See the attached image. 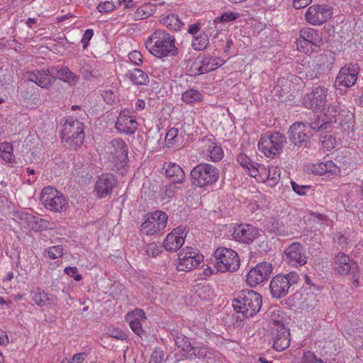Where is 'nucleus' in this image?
<instances>
[{
  "label": "nucleus",
  "instance_id": "59",
  "mask_svg": "<svg viewBox=\"0 0 363 363\" xmlns=\"http://www.w3.org/2000/svg\"><path fill=\"white\" fill-rule=\"evenodd\" d=\"M179 130L176 128H170L168 132L166 134V141H167L169 143H172V141H173L177 136L178 135Z\"/></svg>",
  "mask_w": 363,
  "mask_h": 363
},
{
  "label": "nucleus",
  "instance_id": "56",
  "mask_svg": "<svg viewBox=\"0 0 363 363\" xmlns=\"http://www.w3.org/2000/svg\"><path fill=\"white\" fill-rule=\"evenodd\" d=\"M291 184L294 191L300 196L305 195L306 189H308L309 188L308 186L298 185L294 182H291Z\"/></svg>",
  "mask_w": 363,
  "mask_h": 363
},
{
  "label": "nucleus",
  "instance_id": "63",
  "mask_svg": "<svg viewBox=\"0 0 363 363\" xmlns=\"http://www.w3.org/2000/svg\"><path fill=\"white\" fill-rule=\"evenodd\" d=\"M147 13L145 12L143 7L138 8L135 13V19H143L147 16Z\"/></svg>",
  "mask_w": 363,
  "mask_h": 363
},
{
  "label": "nucleus",
  "instance_id": "19",
  "mask_svg": "<svg viewBox=\"0 0 363 363\" xmlns=\"http://www.w3.org/2000/svg\"><path fill=\"white\" fill-rule=\"evenodd\" d=\"M359 73V67L357 64H347L342 67L337 74L335 82V86L349 88L355 84Z\"/></svg>",
  "mask_w": 363,
  "mask_h": 363
},
{
  "label": "nucleus",
  "instance_id": "1",
  "mask_svg": "<svg viewBox=\"0 0 363 363\" xmlns=\"http://www.w3.org/2000/svg\"><path fill=\"white\" fill-rule=\"evenodd\" d=\"M145 47L152 55L158 58L175 56L178 53L174 38L161 29L152 33L145 42Z\"/></svg>",
  "mask_w": 363,
  "mask_h": 363
},
{
  "label": "nucleus",
  "instance_id": "40",
  "mask_svg": "<svg viewBox=\"0 0 363 363\" xmlns=\"http://www.w3.org/2000/svg\"><path fill=\"white\" fill-rule=\"evenodd\" d=\"M208 44V35L205 32H201L196 37H194L191 46L195 50L201 51L206 48Z\"/></svg>",
  "mask_w": 363,
  "mask_h": 363
},
{
  "label": "nucleus",
  "instance_id": "47",
  "mask_svg": "<svg viewBox=\"0 0 363 363\" xmlns=\"http://www.w3.org/2000/svg\"><path fill=\"white\" fill-rule=\"evenodd\" d=\"M63 250L64 249L62 245H55L48 248L46 252L50 259H55L61 257L63 255Z\"/></svg>",
  "mask_w": 363,
  "mask_h": 363
},
{
  "label": "nucleus",
  "instance_id": "35",
  "mask_svg": "<svg viewBox=\"0 0 363 363\" xmlns=\"http://www.w3.org/2000/svg\"><path fill=\"white\" fill-rule=\"evenodd\" d=\"M54 296L41 291L39 288L35 289L31 291L32 301L39 306H43L48 303H51L53 301Z\"/></svg>",
  "mask_w": 363,
  "mask_h": 363
},
{
  "label": "nucleus",
  "instance_id": "4",
  "mask_svg": "<svg viewBox=\"0 0 363 363\" xmlns=\"http://www.w3.org/2000/svg\"><path fill=\"white\" fill-rule=\"evenodd\" d=\"M84 124L72 117L65 118L61 132L62 142L68 144L70 148L77 149L84 140Z\"/></svg>",
  "mask_w": 363,
  "mask_h": 363
},
{
  "label": "nucleus",
  "instance_id": "6",
  "mask_svg": "<svg viewBox=\"0 0 363 363\" xmlns=\"http://www.w3.org/2000/svg\"><path fill=\"white\" fill-rule=\"evenodd\" d=\"M214 267L219 272H234L238 271L240 265V259L238 253L230 248L218 247L214 253Z\"/></svg>",
  "mask_w": 363,
  "mask_h": 363
},
{
  "label": "nucleus",
  "instance_id": "15",
  "mask_svg": "<svg viewBox=\"0 0 363 363\" xmlns=\"http://www.w3.org/2000/svg\"><path fill=\"white\" fill-rule=\"evenodd\" d=\"M283 258L288 264L298 267L307 263L308 257L303 245L298 242H294L284 250Z\"/></svg>",
  "mask_w": 363,
  "mask_h": 363
},
{
  "label": "nucleus",
  "instance_id": "52",
  "mask_svg": "<svg viewBox=\"0 0 363 363\" xmlns=\"http://www.w3.org/2000/svg\"><path fill=\"white\" fill-rule=\"evenodd\" d=\"M64 272L76 281H79L82 279V275L78 273V269L76 267H67L65 269Z\"/></svg>",
  "mask_w": 363,
  "mask_h": 363
},
{
  "label": "nucleus",
  "instance_id": "28",
  "mask_svg": "<svg viewBox=\"0 0 363 363\" xmlns=\"http://www.w3.org/2000/svg\"><path fill=\"white\" fill-rule=\"evenodd\" d=\"M311 171L313 173L319 175L330 174L331 175L337 176L340 173V167L333 161L328 160L325 162H321L313 164Z\"/></svg>",
  "mask_w": 363,
  "mask_h": 363
},
{
  "label": "nucleus",
  "instance_id": "44",
  "mask_svg": "<svg viewBox=\"0 0 363 363\" xmlns=\"http://www.w3.org/2000/svg\"><path fill=\"white\" fill-rule=\"evenodd\" d=\"M240 17V13L232 11L225 12L220 16L214 20V23H228L237 20Z\"/></svg>",
  "mask_w": 363,
  "mask_h": 363
},
{
  "label": "nucleus",
  "instance_id": "11",
  "mask_svg": "<svg viewBox=\"0 0 363 363\" xmlns=\"http://www.w3.org/2000/svg\"><path fill=\"white\" fill-rule=\"evenodd\" d=\"M288 135L294 150H297L310 147V139L313 133L308 130L307 123L303 122L293 123L289 129Z\"/></svg>",
  "mask_w": 363,
  "mask_h": 363
},
{
  "label": "nucleus",
  "instance_id": "43",
  "mask_svg": "<svg viewBox=\"0 0 363 363\" xmlns=\"http://www.w3.org/2000/svg\"><path fill=\"white\" fill-rule=\"evenodd\" d=\"M306 123L308 130H310L311 132L312 130L321 131L329 128V126L325 123V121H324L323 117L321 118L318 117L313 121Z\"/></svg>",
  "mask_w": 363,
  "mask_h": 363
},
{
  "label": "nucleus",
  "instance_id": "36",
  "mask_svg": "<svg viewBox=\"0 0 363 363\" xmlns=\"http://www.w3.org/2000/svg\"><path fill=\"white\" fill-rule=\"evenodd\" d=\"M26 220L28 223L31 229L35 231H43L50 228V223L49 221L39 218L33 215H26Z\"/></svg>",
  "mask_w": 363,
  "mask_h": 363
},
{
  "label": "nucleus",
  "instance_id": "31",
  "mask_svg": "<svg viewBox=\"0 0 363 363\" xmlns=\"http://www.w3.org/2000/svg\"><path fill=\"white\" fill-rule=\"evenodd\" d=\"M237 160L242 167L247 169L248 174L251 177H256L259 174L260 165L252 162L246 155L239 154Z\"/></svg>",
  "mask_w": 363,
  "mask_h": 363
},
{
  "label": "nucleus",
  "instance_id": "16",
  "mask_svg": "<svg viewBox=\"0 0 363 363\" xmlns=\"http://www.w3.org/2000/svg\"><path fill=\"white\" fill-rule=\"evenodd\" d=\"M328 89L323 86L313 87L311 92L303 97V105L311 110L321 109L327 102Z\"/></svg>",
  "mask_w": 363,
  "mask_h": 363
},
{
  "label": "nucleus",
  "instance_id": "10",
  "mask_svg": "<svg viewBox=\"0 0 363 363\" xmlns=\"http://www.w3.org/2000/svg\"><path fill=\"white\" fill-rule=\"evenodd\" d=\"M105 153L108 160L117 169L123 167L128 160V147L121 138H115L108 143L105 147Z\"/></svg>",
  "mask_w": 363,
  "mask_h": 363
},
{
  "label": "nucleus",
  "instance_id": "3",
  "mask_svg": "<svg viewBox=\"0 0 363 363\" xmlns=\"http://www.w3.org/2000/svg\"><path fill=\"white\" fill-rule=\"evenodd\" d=\"M172 335L175 344L182 349L183 356L186 359L198 363L206 357L208 350L206 345L190 340L179 331H174Z\"/></svg>",
  "mask_w": 363,
  "mask_h": 363
},
{
  "label": "nucleus",
  "instance_id": "9",
  "mask_svg": "<svg viewBox=\"0 0 363 363\" xmlns=\"http://www.w3.org/2000/svg\"><path fill=\"white\" fill-rule=\"evenodd\" d=\"M299 276L296 272L286 274H279L274 277L270 281L269 290L273 298H281L286 296L290 289L297 284Z\"/></svg>",
  "mask_w": 363,
  "mask_h": 363
},
{
  "label": "nucleus",
  "instance_id": "54",
  "mask_svg": "<svg viewBox=\"0 0 363 363\" xmlns=\"http://www.w3.org/2000/svg\"><path fill=\"white\" fill-rule=\"evenodd\" d=\"M115 5L113 1H105L98 5L97 9L100 13H106L113 11Z\"/></svg>",
  "mask_w": 363,
  "mask_h": 363
},
{
  "label": "nucleus",
  "instance_id": "21",
  "mask_svg": "<svg viewBox=\"0 0 363 363\" xmlns=\"http://www.w3.org/2000/svg\"><path fill=\"white\" fill-rule=\"evenodd\" d=\"M347 110L342 108L339 103L335 102L328 104V106L323 109V115L322 117L330 128L333 123L337 122V119L340 120V124L343 125V123L347 122L346 119H342L343 117H348L351 119V116Z\"/></svg>",
  "mask_w": 363,
  "mask_h": 363
},
{
  "label": "nucleus",
  "instance_id": "17",
  "mask_svg": "<svg viewBox=\"0 0 363 363\" xmlns=\"http://www.w3.org/2000/svg\"><path fill=\"white\" fill-rule=\"evenodd\" d=\"M333 16L330 6L325 4H313L308 8L305 20L313 26H320L328 21Z\"/></svg>",
  "mask_w": 363,
  "mask_h": 363
},
{
  "label": "nucleus",
  "instance_id": "2",
  "mask_svg": "<svg viewBox=\"0 0 363 363\" xmlns=\"http://www.w3.org/2000/svg\"><path fill=\"white\" fill-rule=\"evenodd\" d=\"M262 303L261 295L251 289H242L238 291L233 299L235 311L241 313L245 318L256 315L260 311Z\"/></svg>",
  "mask_w": 363,
  "mask_h": 363
},
{
  "label": "nucleus",
  "instance_id": "58",
  "mask_svg": "<svg viewBox=\"0 0 363 363\" xmlns=\"http://www.w3.org/2000/svg\"><path fill=\"white\" fill-rule=\"evenodd\" d=\"M171 233H174V235H178L182 238V240H184L188 233V229L186 227L179 226L174 228Z\"/></svg>",
  "mask_w": 363,
  "mask_h": 363
},
{
  "label": "nucleus",
  "instance_id": "38",
  "mask_svg": "<svg viewBox=\"0 0 363 363\" xmlns=\"http://www.w3.org/2000/svg\"><path fill=\"white\" fill-rule=\"evenodd\" d=\"M161 22L168 28L175 31L179 30L184 26V23L181 21L179 16L174 13L169 14L162 18Z\"/></svg>",
  "mask_w": 363,
  "mask_h": 363
},
{
  "label": "nucleus",
  "instance_id": "55",
  "mask_svg": "<svg viewBox=\"0 0 363 363\" xmlns=\"http://www.w3.org/2000/svg\"><path fill=\"white\" fill-rule=\"evenodd\" d=\"M127 318L138 319V320L141 321L142 319H146V316L143 310L140 308H135L132 311L131 314L128 315Z\"/></svg>",
  "mask_w": 363,
  "mask_h": 363
},
{
  "label": "nucleus",
  "instance_id": "41",
  "mask_svg": "<svg viewBox=\"0 0 363 363\" xmlns=\"http://www.w3.org/2000/svg\"><path fill=\"white\" fill-rule=\"evenodd\" d=\"M222 60L218 57L205 56L203 57L201 63L204 64L205 67L208 72L213 71L223 65Z\"/></svg>",
  "mask_w": 363,
  "mask_h": 363
},
{
  "label": "nucleus",
  "instance_id": "24",
  "mask_svg": "<svg viewBox=\"0 0 363 363\" xmlns=\"http://www.w3.org/2000/svg\"><path fill=\"white\" fill-rule=\"evenodd\" d=\"M355 266L352 259L343 252H338L333 258V269L340 275H347Z\"/></svg>",
  "mask_w": 363,
  "mask_h": 363
},
{
  "label": "nucleus",
  "instance_id": "7",
  "mask_svg": "<svg viewBox=\"0 0 363 363\" xmlns=\"http://www.w3.org/2000/svg\"><path fill=\"white\" fill-rule=\"evenodd\" d=\"M286 143V138L279 132H273L262 135L259 142V150L269 158L278 157Z\"/></svg>",
  "mask_w": 363,
  "mask_h": 363
},
{
  "label": "nucleus",
  "instance_id": "14",
  "mask_svg": "<svg viewBox=\"0 0 363 363\" xmlns=\"http://www.w3.org/2000/svg\"><path fill=\"white\" fill-rule=\"evenodd\" d=\"M203 256L191 247L182 248L178 254L177 269L188 272L196 268L203 261Z\"/></svg>",
  "mask_w": 363,
  "mask_h": 363
},
{
  "label": "nucleus",
  "instance_id": "29",
  "mask_svg": "<svg viewBox=\"0 0 363 363\" xmlns=\"http://www.w3.org/2000/svg\"><path fill=\"white\" fill-rule=\"evenodd\" d=\"M166 176L174 183L181 184L185 178V174L182 168L176 163H169L165 170Z\"/></svg>",
  "mask_w": 363,
  "mask_h": 363
},
{
  "label": "nucleus",
  "instance_id": "46",
  "mask_svg": "<svg viewBox=\"0 0 363 363\" xmlns=\"http://www.w3.org/2000/svg\"><path fill=\"white\" fill-rule=\"evenodd\" d=\"M322 147L327 151L331 150L335 147V138L332 135H325L321 139Z\"/></svg>",
  "mask_w": 363,
  "mask_h": 363
},
{
  "label": "nucleus",
  "instance_id": "5",
  "mask_svg": "<svg viewBox=\"0 0 363 363\" xmlns=\"http://www.w3.org/2000/svg\"><path fill=\"white\" fill-rule=\"evenodd\" d=\"M191 183L196 187L203 188L215 184L219 178V169L208 163H200L191 171Z\"/></svg>",
  "mask_w": 363,
  "mask_h": 363
},
{
  "label": "nucleus",
  "instance_id": "20",
  "mask_svg": "<svg viewBox=\"0 0 363 363\" xmlns=\"http://www.w3.org/2000/svg\"><path fill=\"white\" fill-rule=\"evenodd\" d=\"M272 269L273 267L271 263L267 262L258 263L247 273L246 278L247 284L251 287L257 286L269 279Z\"/></svg>",
  "mask_w": 363,
  "mask_h": 363
},
{
  "label": "nucleus",
  "instance_id": "49",
  "mask_svg": "<svg viewBox=\"0 0 363 363\" xmlns=\"http://www.w3.org/2000/svg\"><path fill=\"white\" fill-rule=\"evenodd\" d=\"M107 335L117 340H124L127 339V335L119 328H109Z\"/></svg>",
  "mask_w": 363,
  "mask_h": 363
},
{
  "label": "nucleus",
  "instance_id": "32",
  "mask_svg": "<svg viewBox=\"0 0 363 363\" xmlns=\"http://www.w3.org/2000/svg\"><path fill=\"white\" fill-rule=\"evenodd\" d=\"M184 240L174 233H169L163 242L164 248L169 252H176L182 247Z\"/></svg>",
  "mask_w": 363,
  "mask_h": 363
},
{
  "label": "nucleus",
  "instance_id": "26",
  "mask_svg": "<svg viewBox=\"0 0 363 363\" xmlns=\"http://www.w3.org/2000/svg\"><path fill=\"white\" fill-rule=\"evenodd\" d=\"M25 77L28 81L35 83L44 89L49 87L52 78L55 79V77H52L50 70L45 69L28 71L25 74Z\"/></svg>",
  "mask_w": 363,
  "mask_h": 363
},
{
  "label": "nucleus",
  "instance_id": "62",
  "mask_svg": "<svg viewBox=\"0 0 363 363\" xmlns=\"http://www.w3.org/2000/svg\"><path fill=\"white\" fill-rule=\"evenodd\" d=\"M1 153L13 152V146L10 143L4 142L0 143Z\"/></svg>",
  "mask_w": 363,
  "mask_h": 363
},
{
  "label": "nucleus",
  "instance_id": "8",
  "mask_svg": "<svg viewBox=\"0 0 363 363\" xmlns=\"http://www.w3.org/2000/svg\"><path fill=\"white\" fill-rule=\"evenodd\" d=\"M40 201L46 209L55 213L65 211L69 206V199L50 186L43 189Z\"/></svg>",
  "mask_w": 363,
  "mask_h": 363
},
{
  "label": "nucleus",
  "instance_id": "23",
  "mask_svg": "<svg viewBox=\"0 0 363 363\" xmlns=\"http://www.w3.org/2000/svg\"><path fill=\"white\" fill-rule=\"evenodd\" d=\"M259 234L258 229L252 225L240 224L235 228L233 236L237 241L243 243L252 242Z\"/></svg>",
  "mask_w": 363,
  "mask_h": 363
},
{
  "label": "nucleus",
  "instance_id": "39",
  "mask_svg": "<svg viewBox=\"0 0 363 363\" xmlns=\"http://www.w3.org/2000/svg\"><path fill=\"white\" fill-rule=\"evenodd\" d=\"M202 99L203 94L200 91L194 89L186 90L182 94V101L188 104H191L197 101H200L202 100Z\"/></svg>",
  "mask_w": 363,
  "mask_h": 363
},
{
  "label": "nucleus",
  "instance_id": "33",
  "mask_svg": "<svg viewBox=\"0 0 363 363\" xmlns=\"http://www.w3.org/2000/svg\"><path fill=\"white\" fill-rule=\"evenodd\" d=\"M338 162L340 164L339 167L343 169L345 174H348L356 168L354 155L350 152H346L342 156H339Z\"/></svg>",
  "mask_w": 363,
  "mask_h": 363
},
{
  "label": "nucleus",
  "instance_id": "51",
  "mask_svg": "<svg viewBox=\"0 0 363 363\" xmlns=\"http://www.w3.org/2000/svg\"><path fill=\"white\" fill-rule=\"evenodd\" d=\"M164 360V352L161 350H155L152 352L149 363H162Z\"/></svg>",
  "mask_w": 363,
  "mask_h": 363
},
{
  "label": "nucleus",
  "instance_id": "27",
  "mask_svg": "<svg viewBox=\"0 0 363 363\" xmlns=\"http://www.w3.org/2000/svg\"><path fill=\"white\" fill-rule=\"evenodd\" d=\"M299 36L302 40L300 41V44L303 43L306 45L308 44L314 46L315 48H319L323 44L322 36L320 33L311 28H304L299 30Z\"/></svg>",
  "mask_w": 363,
  "mask_h": 363
},
{
  "label": "nucleus",
  "instance_id": "12",
  "mask_svg": "<svg viewBox=\"0 0 363 363\" xmlns=\"http://www.w3.org/2000/svg\"><path fill=\"white\" fill-rule=\"evenodd\" d=\"M272 336L274 340L273 348L279 352L286 350L290 345V333L282 320L270 318Z\"/></svg>",
  "mask_w": 363,
  "mask_h": 363
},
{
  "label": "nucleus",
  "instance_id": "34",
  "mask_svg": "<svg viewBox=\"0 0 363 363\" xmlns=\"http://www.w3.org/2000/svg\"><path fill=\"white\" fill-rule=\"evenodd\" d=\"M259 174L267 176V180L269 186H275L280 179V169L277 167L272 166L266 169L264 166H259Z\"/></svg>",
  "mask_w": 363,
  "mask_h": 363
},
{
  "label": "nucleus",
  "instance_id": "50",
  "mask_svg": "<svg viewBox=\"0 0 363 363\" xmlns=\"http://www.w3.org/2000/svg\"><path fill=\"white\" fill-rule=\"evenodd\" d=\"M145 251L148 256L156 257L160 253V247L156 242H151L146 245Z\"/></svg>",
  "mask_w": 363,
  "mask_h": 363
},
{
  "label": "nucleus",
  "instance_id": "57",
  "mask_svg": "<svg viewBox=\"0 0 363 363\" xmlns=\"http://www.w3.org/2000/svg\"><path fill=\"white\" fill-rule=\"evenodd\" d=\"M94 35V31L92 29H87L85 30L83 38L82 39V43L83 44L84 49L86 48L89 45V42L91 40Z\"/></svg>",
  "mask_w": 363,
  "mask_h": 363
},
{
  "label": "nucleus",
  "instance_id": "45",
  "mask_svg": "<svg viewBox=\"0 0 363 363\" xmlns=\"http://www.w3.org/2000/svg\"><path fill=\"white\" fill-rule=\"evenodd\" d=\"M301 363H325L320 358H318L316 355L311 351L308 350L303 352L301 359Z\"/></svg>",
  "mask_w": 363,
  "mask_h": 363
},
{
  "label": "nucleus",
  "instance_id": "61",
  "mask_svg": "<svg viewBox=\"0 0 363 363\" xmlns=\"http://www.w3.org/2000/svg\"><path fill=\"white\" fill-rule=\"evenodd\" d=\"M313 0H294L293 7L295 9H300L306 7Z\"/></svg>",
  "mask_w": 363,
  "mask_h": 363
},
{
  "label": "nucleus",
  "instance_id": "53",
  "mask_svg": "<svg viewBox=\"0 0 363 363\" xmlns=\"http://www.w3.org/2000/svg\"><path fill=\"white\" fill-rule=\"evenodd\" d=\"M129 60L135 65H140L143 62V55L140 52L134 50L129 53Z\"/></svg>",
  "mask_w": 363,
  "mask_h": 363
},
{
  "label": "nucleus",
  "instance_id": "37",
  "mask_svg": "<svg viewBox=\"0 0 363 363\" xmlns=\"http://www.w3.org/2000/svg\"><path fill=\"white\" fill-rule=\"evenodd\" d=\"M56 78L71 85H74L79 79V77L74 72H71L67 67H62L57 69Z\"/></svg>",
  "mask_w": 363,
  "mask_h": 363
},
{
  "label": "nucleus",
  "instance_id": "42",
  "mask_svg": "<svg viewBox=\"0 0 363 363\" xmlns=\"http://www.w3.org/2000/svg\"><path fill=\"white\" fill-rule=\"evenodd\" d=\"M208 141L212 145V147L209 146L208 149V157L210 160L213 162H218L221 160L223 157V151L221 147L215 145L211 139H208Z\"/></svg>",
  "mask_w": 363,
  "mask_h": 363
},
{
  "label": "nucleus",
  "instance_id": "60",
  "mask_svg": "<svg viewBox=\"0 0 363 363\" xmlns=\"http://www.w3.org/2000/svg\"><path fill=\"white\" fill-rule=\"evenodd\" d=\"M351 272V281L352 284L354 287L357 288L359 286V274L357 269V266H355V268L353 269Z\"/></svg>",
  "mask_w": 363,
  "mask_h": 363
},
{
  "label": "nucleus",
  "instance_id": "18",
  "mask_svg": "<svg viewBox=\"0 0 363 363\" xmlns=\"http://www.w3.org/2000/svg\"><path fill=\"white\" fill-rule=\"evenodd\" d=\"M335 62V55L331 51H325L315 55L311 61V67L315 72V77L327 74L332 69Z\"/></svg>",
  "mask_w": 363,
  "mask_h": 363
},
{
  "label": "nucleus",
  "instance_id": "25",
  "mask_svg": "<svg viewBox=\"0 0 363 363\" xmlns=\"http://www.w3.org/2000/svg\"><path fill=\"white\" fill-rule=\"evenodd\" d=\"M115 128L121 133L132 135L138 129V123L134 118L121 111L116 121Z\"/></svg>",
  "mask_w": 363,
  "mask_h": 363
},
{
  "label": "nucleus",
  "instance_id": "64",
  "mask_svg": "<svg viewBox=\"0 0 363 363\" xmlns=\"http://www.w3.org/2000/svg\"><path fill=\"white\" fill-rule=\"evenodd\" d=\"M84 360V354L79 353L75 354L71 361H69V363H82Z\"/></svg>",
  "mask_w": 363,
  "mask_h": 363
},
{
  "label": "nucleus",
  "instance_id": "30",
  "mask_svg": "<svg viewBox=\"0 0 363 363\" xmlns=\"http://www.w3.org/2000/svg\"><path fill=\"white\" fill-rule=\"evenodd\" d=\"M125 77L128 78L135 85H147L150 82L148 75L138 68L129 70L125 74Z\"/></svg>",
  "mask_w": 363,
  "mask_h": 363
},
{
  "label": "nucleus",
  "instance_id": "22",
  "mask_svg": "<svg viewBox=\"0 0 363 363\" xmlns=\"http://www.w3.org/2000/svg\"><path fill=\"white\" fill-rule=\"evenodd\" d=\"M118 180L112 174H103L97 179L94 190L98 197L106 198L111 195L116 186Z\"/></svg>",
  "mask_w": 363,
  "mask_h": 363
},
{
  "label": "nucleus",
  "instance_id": "13",
  "mask_svg": "<svg viewBox=\"0 0 363 363\" xmlns=\"http://www.w3.org/2000/svg\"><path fill=\"white\" fill-rule=\"evenodd\" d=\"M146 216L140 225V230L145 235H152L167 226L168 216L164 211H155Z\"/></svg>",
  "mask_w": 363,
  "mask_h": 363
},
{
  "label": "nucleus",
  "instance_id": "48",
  "mask_svg": "<svg viewBox=\"0 0 363 363\" xmlns=\"http://www.w3.org/2000/svg\"><path fill=\"white\" fill-rule=\"evenodd\" d=\"M129 325L132 330L138 335L141 336L145 333V330L142 328L141 321L138 319H128Z\"/></svg>",
  "mask_w": 363,
  "mask_h": 363
}]
</instances>
